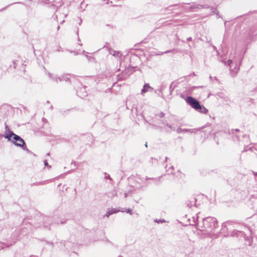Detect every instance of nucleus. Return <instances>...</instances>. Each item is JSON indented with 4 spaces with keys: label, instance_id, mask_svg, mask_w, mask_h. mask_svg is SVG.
I'll use <instances>...</instances> for the list:
<instances>
[{
    "label": "nucleus",
    "instance_id": "4",
    "mask_svg": "<svg viewBox=\"0 0 257 257\" xmlns=\"http://www.w3.org/2000/svg\"><path fill=\"white\" fill-rule=\"evenodd\" d=\"M118 212V210L115 208L111 209L110 210H108L106 214L105 215L106 217H109L111 214H112L113 213H116Z\"/></svg>",
    "mask_w": 257,
    "mask_h": 257
},
{
    "label": "nucleus",
    "instance_id": "12",
    "mask_svg": "<svg viewBox=\"0 0 257 257\" xmlns=\"http://www.w3.org/2000/svg\"><path fill=\"white\" fill-rule=\"evenodd\" d=\"M234 70H233V71L234 72H236L237 71V70H238V67L237 66L236 68H234Z\"/></svg>",
    "mask_w": 257,
    "mask_h": 257
},
{
    "label": "nucleus",
    "instance_id": "9",
    "mask_svg": "<svg viewBox=\"0 0 257 257\" xmlns=\"http://www.w3.org/2000/svg\"><path fill=\"white\" fill-rule=\"evenodd\" d=\"M227 63L228 64V65L230 66V67L231 68L232 67V60H228L227 61Z\"/></svg>",
    "mask_w": 257,
    "mask_h": 257
},
{
    "label": "nucleus",
    "instance_id": "14",
    "mask_svg": "<svg viewBox=\"0 0 257 257\" xmlns=\"http://www.w3.org/2000/svg\"><path fill=\"white\" fill-rule=\"evenodd\" d=\"M126 212H127V213H130V212H131V210L130 209H128L127 210Z\"/></svg>",
    "mask_w": 257,
    "mask_h": 257
},
{
    "label": "nucleus",
    "instance_id": "13",
    "mask_svg": "<svg viewBox=\"0 0 257 257\" xmlns=\"http://www.w3.org/2000/svg\"><path fill=\"white\" fill-rule=\"evenodd\" d=\"M44 164H45V166H47V165H48V162H47V161H46V160H45V161H44Z\"/></svg>",
    "mask_w": 257,
    "mask_h": 257
},
{
    "label": "nucleus",
    "instance_id": "7",
    "mask_svg": "<svg viewBox=\"0 0 257 257\" xmlns=\"http://www.w3.org/2000/svg\"><path fill=\"white\" fill-rule=\"evenodd\" d=\"M10 134L6 135L5 137L7 139H8L9 140H11V137L15 135L14 133L12 132L11 131H10Z\"/></svg>",
    "mask_w": 257,
    "mask_h": 257
},
{
    "label": "nucleus",
    "instance_id": "17",
    "mask_svg": "<svg viewBox=\"0 0 257 257\" xmlns=\"http://www.w3.org/2000/svg\"><path fill=\"white\" fill-rule=\"evenodd\" d=\"M124 195H125V197H126V194H125Z\"/></svg>",
    "mask_w": 257,
    "mask_h": 257
},
{
    "label": "nucleus",
    "instance_id": "10",
    "mask_svg": "<svg viewBox=\"0 0 257 257\" xmlns=\"http://www.w3.org/2000/svg\"><path fill=\"white\" fill-rule=\"evenodd\" d=\"M5 129H6V132H7V131H8V132H10V131H11L9 130V127L8 126V125H5Z\"/></svg>",
    "mask_w": 257,
    "mask_h": 257
},
{
    "label": "nucleus",
    "instance_id": "8",
    "mask_svg": "<svg viewBox=\"0 0 257 257\" xmlns=\"http://www.w3.org/2000/svg\"><path fill=\"white\" fill-rule=\"evenodd\" d=\"M202 8L201 5H193L190 7V8L192 9H199Z\"/></svg>",
    "mask_w": 257,
    "mask_h": 257
},
{
    "label": "nucleus",
    "instance_id": "2",
    "mask_svg": "<svg viewBox=\"0 0 257 257\" xmlns=\"http://www.w3.org/2000/svg\"><path fill=\"white\" fill-rule=\"evenodd\" d=\"M204 226L206 228L215 227L217 224L216 219L213 217H208L203 219Z\"/></svg>",
    "mask_w": 257,
    "mask_h": 257
},
{
    "label": "nucleus",
    "instance_id": "3",
    "mask_svg": "<svg viewBox=\"0 0 257 257\" xmlns=\"http://www.w3.org/2000/svg\"><path fill=\"white\" fill-rule=\"evenodd\" d=\"M14 140L15 144L16 146L22 147L25 144V142L18 135H14Z\"/></svg>",
    "mask_w": 257,
    "mask_h": 257
},
{
    "label": "nucleus",
    "instance_id": "11",
    "mask_svg": "<svg viewBox=\"0 0 257 257\" xmlns=\"http://www.w3.org/2000/svg\"><path fill=\"white\" fill-rule=\"evenodd\" d=\"M109 177H110V176H109V175L108 174H105V178L106 179L109 178Z\"/></svg>",
    "mask_w": 257,
    "mask_h": 257
},
{
    "label": "nucleus",
    "instance_id": "16",
    "mask_svg": "<svg viewBox=\"0 0 257 257\" xmlns=\"http://www.w3.org/2000/svg\"><path fill=\"white\" fill-rule=\"evenodd\" d=\"M59 80H60V81H61L62 79L61 78H59Z\"/></svg>",
    "mask_w": 257,
    "mask_h": 257
},
{
    "label": "nucleus",
    "instance_id": "1",
    "mask_svg": "<svg viewBox=\"0 0 257 257\" xmlns=\"http://www.w3.org/2000/svg\"><path fill=\"white\" fill-rule=\"evenodd\" d=\"M186 101L187 103L196 110H198L199 109L201 110L203 109V110L201 111L205 113L208 111V110L206 108L204 107L202 108L199 102L191 96L187 97Z\"/></svg>",
    "mask_w": 257,
    "mask_h": 257
},
{
    "label": "nucleus",
    "instance_id": "15",
    "mask_svg": "<svg viewBox=\"0 0 257 257\" xmlns=\"http://www.w3.org/2000/svg\"><path fill=\"white\" fill-rule=\"evenodd\" d=\"M145 146L146 147H147V143H146V144H145Z\"/></svg>",
    "mask_w": 257,
    "mask_h": 257
},
{
    "label": "nucleus",
    "instance_id": "6",
    "mask_svg": "<svg viewBox=\"0 0 257 257\" xmlns=\"http://www.w3.org/2000/svg\"><path fill=\"white\" fill-rule=\"evenodd\" d=\"M110 54H112L113 56H116L118 57L120 56V52L114 50L110 51Z\"/></svg>",
    "mask_w": 257,
    "mask_h": 257
},
{
    "label": "nucleus",
    "instance_id": "5",
    "mask_svg": "<svg viewBox=\"0 0 257 257\" xmlns=\"http://www.w3.org/2000/svg\"><path fill=\"white\" fill-rule=\"evenodd\" d=\"M151 88V87L148 84H146L144 85L143 88L142 90V94L145 93L148 91V89Z\"/></svg>",
    "mask_w": 257,
    "mask_h": 257
}]
</instances>
